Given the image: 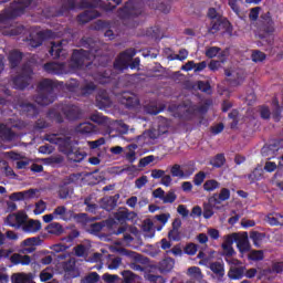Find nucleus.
Listing matches in <instances>:
<instances>
[{"label":"nucleus","instance_id":"obj_1","mask_svg":"<svg viewBox=\"0 0 283 283\" xmlns=\"http://www.w3.org/2000/svg\"><path fill=\"white\" fill-rule=\"evenodd\" d=\"M98 52L96 49H91L90 52L81 49L75 50L73 52L70 70L65 69V64H59L55 62H51L44 65L45 72L48 74H67V72H76V70H85V67H90V61L94 63V65H101V61H105V56H99L94 54Z\"/></svg>","mask_w":283,"mask_h":283},{"label":"nucleus","instance_id":"obj_2","mask_svg":"<svg viewBox=\"0 0 283 283\" xmlns=\"http://www.w3.org/2000/svg\"><path fill=\"white\" fill-rule=\"evenodd\" d=\"M31 4L32 1L30 0H18L12 2L8 9L0 13V28H8L10 21H12L14 17H21L25 8H30Z\"/></svg>","mask_w":283,"mask_h":283},{"label":"nucleus","instance_id":"obj_3","mask_svg":"<svg viewBox=\"0 0 283 283\" xmlns=\"http://www.w3.org/2000/svg\"><path fill=\"white\" fill-rule=\"evenodd\" d=\"M42 220L46 224L53 220H63L64 222H69V220H72V212H70L65 206H57L52 213L44 214Z\"/></svg>","mask_w":283,"mask_h":283},{"label":"nucleus","instance_id":"obj_4","mask_svg":"<svg viewBox=\"0 0 283 283\" xmlns=\"http://www.w3.org/2000/svg\"><path fill=\"white\" fill-rule=\"evenodd\" d=\"M134 56H136V50L134 49H128L125 52H123L114 63L115 70H119V71L127 70Z\"/></svg>","mask_w":283,"mask_h":283},{"label":"nucleus","instance_id":"obj_5","mask_svg":"<svg viewBox=\"0 0 283 283\" xmlns=\"http://www.w3.org/2000/svg\"><path fill=\"white\" fill-rule=\"evenodd\" d=\"M41 244V239L38 237H32L23 240L19 244V253L22 255H30V253H34L36 251V247Z\"/></svg>","mask_w":283,"mask_h":283},{"label":"nucleus","instance_id":"obj_6","mask_svg":"<svg viewBox=\"0 0 283 283\" xmlns=\"http://www.w3.org/2000/svg\"><path fill=\"white\" fill-rule=\"evenodd\" d=\"M140 12V3L128 1L125 7L118 12V17L120 19H132V17H138Z\"/></svg>","mask_w":283,"mask_h":283},{"label":"nucleus","instance_id":"obj_7","mask_svg":"<svg viewBox=\"0 0 283 283\" xmlns=\"http://www.w3.org/2000/svg\"><path fill=\"white\" fill-rule=\"evenodd\" d=\"M226 262L231 265L228 276L230 280H240L244 276V266H239L240 261L238 259H226Z\"/></svg>","mask_w":283,"mask_h":283},{"label":"nucleus","instance_id":"obj_8","mask_svg":"<svg viewBox=\"0 0 283 283\" xmlns=\"http://www.w3.org/2000/svg\"><path fill=\"white\" fill-rule=\"evenodd\" d=\"M169 127V122L167 120V118H163L160 124H159V129L158 133L156 130H147L145 132L142 136H139L138 138H145V139H150V140H156V138H158V136H160V134H167V129Z\"/></svg>","mask_w":283,"mask_h":283},{"label":"nucleus","instance_id":"obj_9","mask_svg":"<svg viewBox=\"0 0 283 283\" xmlns=\"http://www.w3.org/2000/svg\"><path fill=\"white\" fill-rule=\"evenodd\" d=\"M46 140L49 143H53L54 145H59L62 148V151H65V149H70V137L63 134L46 135Z\"/></svg>","mask_w":283,"mask_h":283},{"label":"nucleus","instance_id":"obj_10","mask_svg":"<svg viewBox=\"0 0 283 283\" xmlns=\"http://www.w3.org/2000/svg\"><path fill=\"white\" fill-rule=\"evenodd\" d=\"M27 216L23 212L9 214L6 219V224L8 227H13L14 229H21V227L25 223Z\"/></svg>","mask_w":283,"mask_h":283},{"label":"nucleus","instance_id":"obj_11","mask_svg":"<svg viewBox=\"0 0 283 283\" xmlns=\"http://www.w3.org/2000/svg\"><path fill=\"white\" fill-rule=\"evenodd\" d=\"M175 112V116H181L182 118H189L190 114L196 112V106L191 104L179 105L170 108Z\"/></svg>","mask_w":283,"mask_h":283},{"label":"nucleus","instance_id":"obj_12","mask_svg":"<svg viewBox=\"0 0 283 283\" xmlns=\"http://www.w3.org/2000/svg\"><path fill=\"white\" fill-rule=\"evenodd\" d=\"M30 74H32V69H24V75H21L13 80L14 87L17 90H24V87H28V85L30 84Z\"/></svg>","mask_w":283,"mask_h":283},{"label":"nucleus","instance_id":"obj_13","mask_svg":"<svg viewBox=\"0 0 283 283\" xmlns=\"http://www.w3.org/2000/svg\"><path fill=\"white\" fill-rule=\"evenodd\" d=\"M237 247L240 253H247L251 250V244L249 243V234L247 232L239 233L237 239Z\"/></svg>","mask_w":283,"mask_h":283},{"label":"nucleus","instance_id":"obj_14","mask_svg":"<svg viewBox=\"0 0 283 283\" xmlns=\"http://www.w3.org/2000/svg\"><path fill=\"white\" fill-rule=\"evenodd\" d=\"M208 17L212 21L211 28H209V32L211 34H216L218 30H220V14L214 8L209 9L208 11Z\"/></svg>","mask_w":283,"mask_h":283},{"label":"nucleus","instance_id":"obj_15","mask_svg":"<svg viewBox=\"0 0 283 283\" xmlns=\"http://www.w3.org/2000/svg\"><path fill=\"white\" fill-rule=\"evenodd\" d=\"M22 231L24 233H38V231H41V221L39 220H28L22 223Z\"/></svg>","mask_w":283,"mask_h":283},{"label":"nucleus","instance_id":"obj_16","mask_svg":"<svg viewBox=\"0 0 283 283\" xmlns=\"http://www.w3.org/2000/svg\"><path fill=\"white\" fill-rule=\"evenodd\" d=\"M63 114L69 118V120H76V118H81V109L77 106H65L63 108Z\"/></svg>","mask_w":283,"mask_h":283},{"label":"nucleus","instance_id":"obj_17","mask_svg":"<svg viewBox=\"0 0 283 283\" xmlns=\"http://www.w3.org/2000/svg\"><path fill=\"white\" fill-rule=\"evenodd\" d=\"M175 265H176V261H174V259L166 258L159 262L158 269L160 273H169L170 271L174 270Z\"/></svg>","mask_w":283,"mask_h":283},{"label":"nucleus","instance_id":"obj_18","mask_svg":"<svg viewBox=\"0 0 283 283\" xmlns=\"http://www.w3.org/2000/svg\"><path fill=\"white\" fill-rule=\"evenodd\" d=\"M32 273H15L12 275V283H31L33 280Z\"/></svg>","mask_w":283,"mask_h":283},{"label":"nucleus","instance_id":"obj_19","mask_svg":"<svg viewBox=\"0 0 283 283\" xmlns=\"http://www.w3.org/2000/svg\"><path fill=\"white\" fill-rule=\"evenodd\" d=\"M122 103L123 105H126V107H136V105H138V97L132 93H124Z\"/></svg>","mask_w":283,"mask_h":283},{"label":"nucleus","instance_id":"obj_20","mask_svg":"<svg viewBox=\"0 0 283 283\" xmlns=\"http://www.w3.org/2000/svg\"><path fill=\"white\" fill-rule=\"evenodd\" d=\"M46 233H50V235H61L65 231L63 229V226L59 222H51L46 228H45Z\"/></svg>","mask_w":283,"mask_h":283},{"label":"nucleus","instance_id":"obj_21","mask_svg":"<svg viewBox=\"0 0 283 283\" xmlns=\"http://www.w3.org/2000/svg\"><path fill=\"white\" fill-rule=\"evenodd\" d=\"M99 17L96 10H87L84 13L77 17L80 23H87V21H92V19H96Z\"/></svg>","mask_w":283,"mask_h":283},{"label":"nucleus","instance_id":"obj_22","mask_svg":"<svg viewBox=\"0 0 283 283\" xmlns=\"http://www.w3.org/2000/svg\"><path fill=\"white\" fill-rule=\"evenodd\" d=\"M209 269L214 273L218 280L224 277V265L220 262H214L209 265Z\"/></svg>","mask_w":283,"mask_h":283},{"label":"nucleus","instance_id":"obj_23","mask_svg":"<svg viewBox=\"0 0 283 283\" xmlns=\"http://www.w3.org/2000/svg\"><path fill=\"white\" fill-rule=\"evenodd\" d=\"M65 44V40L52 42L50 54L54 56V59H59L61 56V52H63V45Z\"/></svg>","mask_w":283,"mask_h":283},{"label":"nucleus","instance_id":"obj_24","mask_svg":"<svg viewBox=\"0 0 283 283\" xmlns=\"http://www.w3.org/2000/svg\"><path fill=\"white\" fill-rule=\"evenodd\" d=\"M265 222H268V224H271V227H277V226H283V216L280 213H275V214H268L265 217Z\"/></svg>","mask_w":283,"mask_h":283},{"label":"nucleus","instance_id":"obj_25","mask_svg":"<svg viewBox=\"0 0 283 283\" xmlns=\"http://www.w3.org/2000/svg\"><path fill=\"white\" fill-rule=\"evenodd\" d=\"M216 189H220V182H218V180L209 179L205 181L203 184L205 191L211 192V191H216Z\"/></svg>","mask_w":283,"mask_h":283},{"label":"nucleus","instance_id":"obj_26","mask_svg":"<svg viewBox=\"0 0 283 283\" xmlns=\"http://www.w3.org/2000/svg\"><path fill=\"white\" fill-rule=\"evenodd\" d=\"M122 275L126 283H140V277L134 274L132 271H124Z\"/></svg>","mask_w":283,"mask_h":283},{"label":"nucleus","instance_id":"obj_27","mask_svg":"<svg viewBox=\"0 0 283 283\" xmlns=\"http://www.w3.org/2000/svg\"><path fill=\"white\" fill-rule=\"evenodd\" d=\"M0 137L4 138V140H12L14 138V134L8 126L2 124L0 125Z\"/></svg>","mask_w":283,"mask_h":283},{"label":"nucleus","instance_id":"obj_28","mask_svg":"<svg viewBox=\"0 0 283 283\" xmlns=\"http://www.w3.org/2000/svg\"><path fill=\"white\" fill-rule=\"evenodd\" d=\"M21 52L12 51L9 55V63H11V67H17L19 65V61H21Z\"/></svg>","mask_w":283,"mask_h":283},{"label":"nucleus","instance_id":"obj_29","mask_svg":"<svg viewBox=\"0 0 283 283\" xmlns=\"http://www.w3.org/2000/svg\"><path fill=\"white\" fill-rule=\"evenodd\" d=\"M188 275L193 280H202V270L198 266H191L188 269Z\"/></svg>","mask_w":283,"mask_h":283},{"label":"nucleus","instance_id":"obj_30","mask_svg":"<svg viewBox=\"0 0 283 283\" xmlns=\"http://www.w3.org/2000/svg\"><path fill=\"white\" fill-rule=\"evenodd\" d=\"M170 174L174 178H186L185 171L180 165L176 164L170 168Z\"/></svg>","mask_w":283,"mask_h":283},{"label":"nucleus","instance_id":"obj_31","mask_svg":"<svg viewBox=\"0 0 283 283\" xmlns=\"http://www.w3.org/2000/svg\"><path fill=\"white\" fill-rule=\"evenodd\" d=\"M77 132L81 134H92V132H94V125L91 123H83L77 127Z\"/></svg>","mask_w":283,"mask_h":283},{"label":"nucleus","instance_id":"obj_32","mask_svg":"<svg viewBox=\"0 0 283 283\" xmlns=\"http://www.w3.org/2000/svg\"><path fill=\"white\" fill-rule=\"evenodd\" d=\"M226 75L234 77V81H238V85L239 83H242V81H244V75L242 74V71H226Z\"/></svg>","mask_w":283,"mask_h":283},{"label":"nucleus","instance_id":"obj_33","mask_svg":"<svg viewBox=\"0 0 283 283\" xmlns=\"http://www.w3.org/2000/svg\"><path fill=\"white\" fill-rule=\"evenodd\" d=\"M48 205L45 203V201L40 200L35 203V209L33 210V213H35V216H41V213H44Z\"/></svg>","mask_w":283,"mask_h":283},{"label":"nucleus","instance_id":"obj_34","mask_svg":"<svg viewBox=\"0 0 283 283\" xmlns=\"http://www.w3.org/2000/svg\"><path fill=\"white\" fill-rule=\"evenodd\" d=\"M250 238L255 247H260L262 240H264V233L251 232Z\"/></svg>","mask_w":283,"mask_h":283},{"label":"nucleus","instance_id":"obj_35","mask_svg":"<svg viewBox=\"0 0 283 283\" xmlns=\"http://www.w3.org/2000/svg\"><path fill=\"white\" fill-rule=\"evenodd\" d=\"M239 235H240V233H232V234L227 235L224 238V242L222 243V245L232 247L233 242H238Z\"/></svg>","mask_w":283,"mask_h":283},{"label":"nucleus","instance_id":"obj_36","mask_svg":"<svg viewBox=\"0 0 283 283\" xmlns=\"http://www.w3.org/2000/svg\"><path fill=\"white\" fill-rule=\"evenodd\" d=\"M251 57L254 63H262L266 59V54L262 51H253Z\"/></svg>","mask_w":283,"mask_h":283},{"label":"nucleus","instance_id":"obj_37","mask_svg":"<svg viewBox=\"0 0 283 283\" xmlns=\"http://www.w3.org/2000/svg\"><path fill=\"white\" fill-rule=\"evenodd\" d=\"M126 159L128 163H134L136 160V146H128L126 151Z\"/></svg>","mask_w":283,"mask_h":283},{"label":"nucleus","instance_id":"obj_38","mask_svg":"<svg viewBox=\"0 0 283 283\" xmlns=\"http://www.w3.org/2000/svg\"><path fill=\"white\" fill-rule=\"evenodd\" d=\"M249 259L254 260L255 262L264 260V252H262V250H253L250 252Z\"/></svg>","mask_w":283,"mask_h":283},{"label":"nucleus","instance_id":"obj_39","mask_svg":"<svg viewBox=\"0 0 283 283\" xmlns=\"http://www.w3.org/2000/svg\"><path fill=\"white\" fill-rule=\"evenodd\" d=\"M54 87H56V84L52 80H43L40 83V90L50 91V90H54Z\"/></svg>","mask_w":283,"mask_h":283},{"label":"nucleus","instance_id":"obj_40","mask_svg":"<svg viewBox=\"0 0 283 283\" xmlns=\"http://www.w3.org/2000/svg\"><path fill=\"white\" fill-rule=\"evenodd\" d=\"M52 277H53V272H52V269L50 268H46L40 273L41 282H48V280H52Z\"/></svg>","mask_w":283,"mask_h":283},{"label":"nucleus","instance_id":"obj_41","mask_svg":"<svg viewBox=\"0 0 283 283\" xmlns=\"http://www.w3.org/2000/svg\"><path fill=\"white\" fill-rule=\"evenodd\" d=\"M115 127L119 134H127L129 132V126L125 124L123 120H116Z\"/></svg>","mask_w":283,"mask_h":283},{"label":"nucleus","instance_id":"obj_42","mask_svg":"<svg viewBox=\"0 0 283 283\" xmlns=\"http://www.w3.org/2000/svg\"><path fill=\"white\" fill-rule=\"evenodd\" d=\"M213 217V206H211V203H206L203 206V218H206V220H209V218Z\"/></svg>","mask_w":283,"mask_h":283},{"label":"nucleus","instance_id":"obj_43","mask_svg":"<svg viewBox=\"0 0 283 283\" xmlns=\"http://www.w3.org/2000/svg\"><path fill=\"white\" fill-rule=\"evenodd\" d=\"M101 280V276L96 272H91L88 275L85 276V283H97Z\"/></svg>","mask_w":283,"mask_h":283},{"label":"nucleus","instance_id":"obj_44","mask_svg":"<svg viewBox=\"0 0 283 283\" xmlns=\"http://www.w3.org/2000/svg\"><path fill=\"white\" fill-rule=\"evenodd\" d=\"M212 167H222L224 165V155H217L211 161Z\"/></svg>","mask_w":283,"mask_h":283},{"label":"nucleus","instance_id":"obj_45","mask_svg":"<svg viewBox=\"0 0 283 283\" xmlns=\"http://www.w3.org/2000/svg\"><path fill=\"white\" fill-rule=\"evenodd\" d=\"M156 160V157L154 155L146 156L139 160V167H147V165H151Z\"/></svg>","mask_w":283,"mask_h":283},{"label":"nucleus","instance_id":"obj_46","mask_svg":"<svg viewBox=\"0 0 283 283\" xmlns=\"http://www.w3.org/2000/svg\"><path fill=\"white\" fill-rule=\"evenodd\" d=\"M218 198L220 202H224L226 200H229V198H231V191L227 188H222L220 193L218 195Z\"/></svg>","mask_w":283,"mask_h":283},{"label":"nucleus","instance_id":"obj_47","mask_svg":"<svg viewBox=\"0 0 283 283\" xmlns=\"http://www.w3.org/2000/svg\"><path fill=\"white\" fill-rule=\"evenodd\" d=\"M217 54H220V48L218 46H211L206 50V56H208V59H213Z\"/></svg>","mask_w":283,"mask_h":283},{"label":"nucleus","instance_id":"obj_48","mask_svg":"<svg viewBox=\"0 0 283 283\" xmlns=\"http://www.w3.org/2000/svg\"><path fill=\"white\" fill-rule=\"evenodd\" d=\"M149 179L147 178V176H142L135 180V187L136 189H143V187H145V185H147Z\"/></svg>","mask_w":283,"mask_h":283},{"label":"nucleus","instance_id":"obj_49","mask_svg":"<svg viewBox=\"0 0 283 283\" xmlns=\"http://www.w3.org/2000/svg\"><path fill=\"white\" fill-rule=\"evenodd\" d=\"M223 254L227 256L226 260H232L231 256L235 254V250L231 245H222Z\"/></svg>","mask_w":283,"mask_h":283},{"label":"nucleus","instance_id":"obj_50","mask_svg":"<svg viewBox=\"0 0 283 283\" xmlns=\"http://www.w3.org/2000/svg\"><path fill=\"white\" fill-rule=\"evenodd\" d=\"M205 178H207V175L202 171L198 172L195 178H193V184L197 187H200V185H202V182H205Z\"/></svg>","mask_w":283,"mask_h":283},{"label":"nucleus","instance_id":"obj_51","mask_svg":"<svg viewBox=\"0 0 283 283\" xmlns=\"http://www.w3.org/2000/svg\"><path fill=\"white\" fill-rule=\"evenodd\" d=\"M172 182H174V179L170 177V175H167L165 172L160 179V185H163L164 187H171Z\"/></svg>","mask_w":283,"mask_h":283},{"label":"nucleus","instance_id":"obj_52","mask_svg":"<svg viewBox=\"0 0 283 283\" xmlns=\"http://www.w3.org/2000/svg\"><path fill=\"white\" fill-rule=\"evenodd\" d=\"M115 218L119 222H123V221L127 220V218H129V212H127V210H125V209L119 210V211H117Z\"/></svg>","mask_w":283,"mask_h":283},{"label":"nucleus","instance_id":"obj_53","mask_svg":"<svg viewBox=\"0 0 283 283\" xmlns=\"http://www.w3.org/2000/svg\"><path fill=\"white\" fill-rule=\"evenodd\" d=\"M185 253H187V255H196V253H198V245H196V243L188 244L185 249Z\"/></svg>","mask_w":283,"mask_h":283},{"label":"nucleus","instance_id":"obj_54","mask_svg":"<svg viewBox=\"0 0 283 283\" xmlns=\"http://www.w3.org/2000/svg\"><path fill=\"white\" fill-rule=\"evenodd\" d=\"M94 90H96V85H94V83H87L84 85V87L82 88V94L85 96L87 94H92L94 92Z\"/></svg>","mask_w":283,"mask_h":283},{"label":"nucleus","instance_id":"obj_55","mask_svg":"<svg viewBox=\"0 0 283 283\" xmlns=\"http://www.w3.org/2000/svg\"><path fill=\"white\" fill-rule=\"evenodd\" d=\"M283 273V262H277L272 265V270L265 271V273Z\"/></svg>","mask_w":283,"mask_h":283},{"label":"nucleus","instance_id":"obj_56","mask_svg":"<svg viewBox=\"0 0 283 283\" xmlns=\"http://www.w3.org/2000/svg\"><path fill=\"white\" fill-rule=\"evenodd\" d=\"M165 176V170L163 169H153L150 171V177L154 178V180L163 179Z\"/></svg>","mask_w":283,"mask_h":283},{"label":"nucleus","instance_id":"obj_57","mask_svg":"<svg viewBox=\"0 0 283 283\" xmlns=\"http://www.w3.org/2000/svg\"><path fill=\"white\" fill-rule=\"evenodd\" d=\"M102 145H105V138H99L94 142H88V147H91V149H98V147H102Z\"/></svg>","mask_w":283,"mask_h":283},{"label":"nucleus","instance_id":"obj_58","mask_svg":"<svg viewBox=\"0 0 283 283\" xmlns=\"http://www.w3.org/2000/svg\"><path fill=\"white\" fill-rule=\"evenodd\" d=\"M95 80L102 84L109 83V73L99 74L95 76Z\"/></svg>","mask_w":283,"mask_h":283},{"label":"nucleus","instance_id":"obj_59","mask_svg":"<svg viewBox=\"0 0 283 283\" xmlns=\"http://www.w3.org/2000/svg\"><path fill=\"white\" fill-rule=\"evenodd\" d=\"M169 240H180V232L178 231V228H172V230L168 233Z\"/></svg>","mask_w":283,"mask_h":283},{"label":"nucleus","instance_id":"obj_60","mask_svg":"<svg viewBox=\"0 0 283 283\" xmlns=\"http://www.w3.org/2000/svg\"><path fill=\"white\" fill-rule=\"evenodd\" d=\"M176 201V193L169 191L167 195H164L163 202L169 203V202H175Z\"/></svg>","mask_w":283,"mask_h":283},{"label":"nucleus","instance_id":"obj_61","mask_svg":"<svg viewBox=\"0 0 283 283\" xmlns=\"http://www.w3.org/2000/svg\"><path fill=\"white\" fill-rule=\"evenodd\" d=\"M120 258H115L111 261V263H108V269H111V271H114L116 269H118V266H120Z\"/></svg>","mask_w":283,"mask_h":283},{"label":"nucleus","instance_id":"obj_62","mask_svg":"<svg viewBox=\"0 0 283 283\" xmlns=\"http://www.w3.org/2000/svg\"><path fill=\"white\" fill-rule=\"evenodd\" d=\"M76 266V261L74 259L69 260L66 263H64V271H74Z\"/></svg>","mask_w":283,"mask_h":283},{"label":"nucleus","instance_id":"obj_63","mask_svg":"<svg viewBox=\"0 0 283 283\" xmlns=\"http://www.w3.org/2000/svg\"><path fill=\"white\" fill-rule=\"evenodd\" d=\"M103 258H104L103 254H101L98 252H95V253L92 254V256H90L87 259V262H92V263L101 262V261H103Z\"/></svg>","mask_w":283,"mask_h":283},{"label":"nucleus","instance_id":"obj_64","mask_svg":"<svg viewBox=\"0 0 283 283\" xmlns=\"http://www.w3.org/2000/svg\"><path fill=\"white\" fill-rule=\"evenodd\" d=\"M103 280H104V282H107V283H115L116 280H118V275L106 273L103 275Z\"/></svg>","mask_w":283,"mask_h":283}]
</instances>
